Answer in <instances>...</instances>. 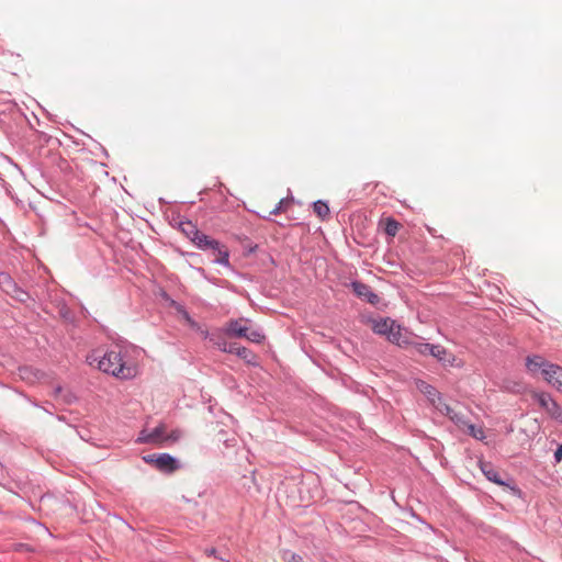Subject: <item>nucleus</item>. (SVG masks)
Instances as JSON below:
<instances>
[{"instance_id": "obj_1", "label": "nucleus", "mask_w": 562, "mask_h": 562, "mask_svg": "<svg viewBox=\"0 0 562 562\" xmlns=\"http://www.w3.org/2000/svg\"><path fill=\"white\" fill-rule=\"evenodd\" d=\"M89 363L97 367L104 373L112 374L119 379H132L138 374V367L135 362L125 360L121 351L111 350L102 357L93 351L88 356Z\"/></svg>"}, {"instance_id": "obj_2", "label": "nucleus", "mask_w": 562, "mask_h": 562, "mask_svg": "<svg viewBox=\"0 0 562 562\" xmlns=\"http://www.w3.org/2000/svg\"><path fill=\"white\" fill-rule=\"evenodd\" d=\"M416 387L423 393L430 404L442 415L447 416L453 423H463V414L457 412L453 407L448 405L441 397L440 393L429 383L418 380Z\"/></svg>"}, {"instance_id": "obj_3", "label": "nucleus", "mask_w": 562, "mask_h": 562, "mask_svg": "<svg viewBox=\"0 0 562 562\" xmlns=\"http://www.w3.org/2000/svg\"><path fill=\"white\" fill-rule=\"evenodd\" d=\"M530 396L546 412L549 418L562 425V407L550 393L532 390L530 391Z\"/></svg>"}, {"instance_id": "obj_4", "label": "nucleus", "mask_w": 562, "mask_h": 562, "mask_svg": "<svg viewBox=\"0 0 562 562\" xmlns=\"http://www.w3.org/2000/svg\"><path fill=\"white\" fill-rule=\"evenodd\" d=\"M0 288L19 302H25L29 294L18 286L14 280L5 272L0 273Z\"/></svg>"}, {"instance_id": "obj_5", "label": "nucleus", "mask_w": 562, "mask_h": 562, "mask_svg": "<svg viewBox=\"0 0 562 562\" xmlns=\"http://www.w3.org/2000/svg\"><path fill=\"white\" fill-rule=\"evenodd\" d=\"M166 431L167 427L165 424L158 425L155 429H153L149 432L147 430H143L137 438V442L154 445L162 443L166 441Z\"/></svg>"}, {"instance_id": "obj_6", "label": "nucleus", "mask_w": 562, "mask_h": 562, "mask_svg": "<svg viewBox=\"0 0 562 562\" xmlns=\"http://www.w3.org/2000/svg\"><path fill=\"white\" fill-rule=\"evenodd\" d=\"M431 356L442 362L445 366L457 368L463 367L462 360L458 359L454 355L449 352L445 347L440 345H434V352Z\"/></svg>"}, {"instance_id": "obj_7", "label": "nucleus", "mask_w": 562, "mask_h": 562, "mask_svg": "<svg viewBox=\"0 0 562 562\" xmlns=\"http://www.w3.org/2000/svg\"><path fill=\"white\" fill-rule=\"evenodd\" d=\"M550 364L551 362L538 355L528 356L526 358V369L532 375L541 372L542 376H544V372L548 371Z\"/></svg>"}, {"instance_id": "obj_8", "label": "nucleus", "mask_w": 562, "mask_h": 562, "mask_svg": "<svg viewBox=\"0 0 562 562\" xmlns=\"http://www.w3.org/2000/svg\"><path fill=\"white\" fill-rule=\"evenodd\" d=\"M543 379L560 391L562 389V367L551 363L548 371L544 372Z\"/></svg>"}, {"instance_id": "obj_9", "label": "nucleus", "mask_w": 562, "mask_h": 562, "mask_svg": "<svg viewBox=\"0 0 562 562\" xmlns=\"http://www.w3.org/2000/svg\"><path fill=\"white\" fill-rule=\"evenodd\" d=\"M479 465L488 481L501 486L505 485V482L502 480L499 472L492 463L480 460Z\"/></svg>"}, {"instance_id": "obj_10", "label": "nucleus", "mask_w": 562, "mask_h": 562, "mask_svg": "<svg viewBox=\"0 0 562 562\" xmlns=\"http://www.w3.org/2000/svg\"><path fill=\"white\" fill-rule=\"evenodd\" d=\"M353 292L359 297H364L368 302L374 304L379 301V296L373 293L369 285L361 282H352Z\"/></svg>"}, {"instance_id": "obj_11", "label": "nucleus", "mask_w": 562, "mask_h": 562, "mask_svg": "<svg viewBox=\"0 0 562 562\" xmlns=\"http://www.w3.org/2000/svg\"><path fill=\"white\" fill-rule=\"evenodd\" d=\"M246 321L240 318L231 321L227 324L226 333L228 336L243 337L247 336L248 327L244 324Z\"/></svg>"}, {"instance_id": "obj_12", "label": "nucleus", "mask_w": 562, "mask_h": 562, "mask_svg": "<svg viewBox=\"0 0 562 562\" xmlns=\"http://www.w3.org/2000/svg\"><path fill=\"white\" fill-rule=\"evenodd\" d=\"M395 325L396 323L391 318H380L373 322L372 329L375 334L387 337Z\"/></svg>"}, {"instance_id": "obj_13", "label": "nucleus", "mask_w": 562, "mask_h": 562, "mask_svg": "<svg viewBox=\"0 0 562 562\" xmlns=\"http://www.w3.org/2000/svg\"><path fill=\"white\" fill-rule=\"evenodd\" d=\"M158 470L165 471V472H172L177 469L176 460L167 453H160L158 454V458H156V465Z\"/></svg>"}, {"instance_id": "obj_14", "label": "nucleus", "mask_w": 562, "mask_h": 562, "mask_svg": "<svg viewBox=\"0 0 562 562\" xmlns=\"http://www.w3.org/2000/svg\"><path fill=\"white\" fill-rule=\"evenodd\" d=\"M459 428L467 429L468 434L477 440L485 439V432L482 427H476L475 425L468 422L465 416L463 415V423H454Z\"/></svg>"}, {"instance_id": "obj_15", "label": "nucleus", "mask_w": 562, "mask_h": 562, "mask_svg": "<svg viewBox=\"0 0 562 562\" xmlns=\"http://www.w3.org/2000/svg\"><path fill=\"white\" fill-rule=\"evenodd\" d=\"M199 248L213 249L217 248L218 241L209 237L199 231L198 236L192 240Z\"/></svg>"}, {"instance_id": "obj_16", "label": "nucleus", "mask_w": 562, "mask_h": 562, "mask_svg": "<svg viewBox=\"0 0 562 562\" xmlns=\"http://www.w3.org/2000/svg\"><path fill=\"white\" fill-rule=\"evenodd\" d=\"M389 341L392 344H395L400 347H404L406 345H409L408 340L403 336L402 328L400 325H395V327L392 328L391 333L386 337Z\"/></svg>"}, {"instance_id": "obj_17", "label": "nucleus", "mask_w": 562, "mask_h": 562, "mask_svg": "<svg viewBox=\"0 0 562 562\" xmlns=\"http://www.w3.org/2000/svg\"><path fill=\"white\" fill-rule=\"evenodd\" d=\"M214 251V261L221 265H228V250L220 243L217 248L212 249Z\"/></svg>"}, {"instance_id": "obj_18", "label": "nucleus", "mask_w": 562, "mask_h": 562, "mask_svg": "<svg viewBox=\"0 0 562 562\" xmlns=\"http://www.w3.org/2000/svg\"><path fill=\"white\" fill-rule=\"evenodd\" d=\"M181 232L191 239V241L198 236L199 229L192 222H182L180 224Z\"/></svg>"}, {"instance_id": "obj_19", "label": "nucleus", "mask_w": 562, "mask_h": 562, "mask_svg": "<svg viewBox=\"0 0 562 562\" xmlns=\"http://www.w3.org/2000/svg\"><path fill=\"white\" fill-rule=\"evenodd\" d=\"M400 226V223L394 218L389 217L384 221V232L391 237L397 234Z\"/></svg>"}, {"instance_id": "obj_20", "label": "nucleus", "mask_w": 562, "mask_h": 562, "mask_svg": "<svg viewBox=\"0 0 562 562\" xmlns=\"http://www.w3.org/2000/svg\"><path fill=\"white\" fill-rule=\"evenodd\" d=\"M236 355L245 360L247 363L254 364L256 363V356L254 352H251L249 349L245 347H238L236 348Z\"/></svg>"}, {"instance_id": "obj_21", "label": "nucleus", "mask_w": 562, "mask_h": 562, "mask_svg": "<svg viewBox=\"0 0 562 562\" xmlns=\"http://www.w3.org/2000/svg\"><path fill=\"white\" fill-rule=\"evenodd\" d=\"M412 347L415 349L416 352L419 355L426 356L434 352V345L432 344H423V342H414L412 344Z\"/></svg>"}, {"instance_id": "obj_22", "label": "nucleus", "mask_w": 562, "mask_h": 562, "mask_svg": "<svg viewBox=\"0 0 562 562\" xmlns=\"http://www.w3.org/2000/svg\"><path fill=\"white\" fill-rule=\"evenodd\" d=\"M313 210L321 218H325L329 214V207L327 203L323 201H316L313 205Z\"/></svg>"}, {"instance_id": "obj_23", "label": "nucleus", "mask_w": 562, "mask_h": 562, "mask_svg": "<svg viewBox=\"0 0 562 562\" xmlns=\"http://www.w3.org/2000/svg\"><path fill=\"white\" fill-rule=\"evenodd\" d=\"M245 338L251 342L260 344L265 339V336L258 330H249L247 331V336Z\"/></svg>"}, {"instance_id": "obj_24", "label": "nucleus", "mask_w": 562, "mask_h": 562, "mask_svg": "<svg viewBox=\"0 0 562 562\" xmlns=\"http://www.w3.org/2000/svg\"><path fill=\"white\" fill-rule=\"evenodd\" d=\"M182 437V431L180 429H173L169 434L166 432V441L176 442Z\"/></svg>"}, {"instance_id": "obj_25", "label": "nucleus", "mask_w": 562, "mask_h": 562, "mask_svg": "<svg viewBox=\"0 0 562 562\" xmlns=\"http://www.w3.org/2000/svg\"><path fill=\"white\" fill-rule=\"evenodd\" d=\"M238 347L239 346H237V344H235V342H232V344L223 342L222 345H220V348L222 351L231 352V353H236V348H238Z\"/></svg>"}, {"instance_id": "obj_26", "label": "nucleus", "mask_w": 562, "mask_h": 562, "mask_svg": "<svg viewBox=\"0 0 562 562\" xmlns=\"http://www.w3.org/2000/svg\"><path fill=\"white\" fill-rule=\"evenodd\" d=\"M285 562H304V560L296 553H289V557L285 558Z\"/></svg>"}, {"instance_id": "obj_27", "label": "nucleus", "mask_w": 562, "mask_h": 562, "mask_svg": "<svg viewBox=\"0 0 562 562\" xmlns=\"http://www.w3.org/2000/svg\"><path fill=\"white\" fill-rule=\"evenodd\" d=\"M156 458H158V454L154 453L145 456L143 459L146 463L156 465Z\"/></svg>"}, {"instance_id": "obj_28", "label": "nucleus", "mask_w": 562, "mask_h": 562, "mask_svg": "<svg viewBox=\"0 0 562 562\" xmlns=\"http://www.w3.org/2000/svg\"><path fill=\"white\" fill-rule=\"evenodd\" d=\"M284 204H285V201L280 200L279 203L276 205V207L272 211H270V214H279L282 211Z\"/></svg>"}, {"instance_id": "obj_29", "label": "nucleus", "mask_w": 562, "mask_h": 562, "mask_svg": "<svg viewBox=\"0 0 562 562\" xmlns=\"http://www.w3.org/2000/svg\"><path fill=\"white\" fill-rule=\"evenodd\" d=\"M554 459L557 462H561V460H562V443L558 446V448L554 452Z\"/></svg>"}, {"instance_id": "obj_30", "label": "nucleus", "mask_w": 562, "mask_h": 562, "mask_svg": "<svg viewBox=\"0 0 562 562\" xmlns=\"http://www.w3.org/2000/svg\"><path fill=\"white\" fill-rule=\"evenodd\" d=\"M204 553L207 555V557H212V555H216V550L214 548H210V549H205Z\"/></svg>"}, {"instance_id": "obj_31", "label": "nucleus", "mask_w": 562, "mask_h": 562, "mask_svg": "<svg viewBox=\"0 0 562 562\" xmlns=\"http://www.w3.org/2000/svg\"><path fill=\"white\" fill-rule=\"evenodd\" d=\"M183 316L190 324H194L187 312H183Z\"/></svg>"}, {"instance_id": "obj_32", "label": "nucleus", "mask_w": 562, "mask_h": 562, "mask_svg": "<svg viewBox=\"0 0 562 562\" xmlns=\"http://www.w3.org/2000/svg\"><path fill=\"white\" fill-rule=\"evenodd\" d=\"M560 392H562V389L560 390Z\"/></svg>"}]
</instances>
